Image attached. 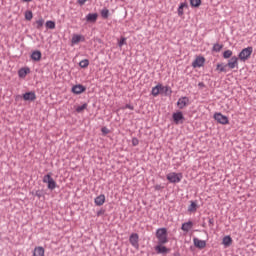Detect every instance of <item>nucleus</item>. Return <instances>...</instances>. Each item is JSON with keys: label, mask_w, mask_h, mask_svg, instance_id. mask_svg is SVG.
Instances as JSON below:
<instances>
[{"label": "nucleus", "mask_w": 256, "mask_h": 256, "mask_svg": "<svg viewBox=\"0 0 256 256\" xmlns=\"http://www.w3.org/2000/svg\"><path fill=\"white\" fill-rule=\"evenodd\" d=\"M156 238L160 245H166V243H169L167 228H158L156 230Z\"/></svg>", "instance_id": "nucleus-1"}, {"label": "nucleus", "mask_w": 256, "mask_h": 256, "mask_svg": "<svg viewBox=\"0 0 256 256\" xmlns=\"http://www.w3.org/2000/svg\"><path fill=\"white\" fill-rule=\"evenodd\" d=\"M51 173H48L46 175H44L43 177V183H47V188L50 191H53L54 189H57V182H55V180L53 179V177H51Z\"/></svg>", "instance_id": "nucleus-2"}, {"label": "nucleus", "mask_w": 256, "mask_h": 256, "mask_svg": "<svg viewBox=\"0 0 256 256\" xmlns=\"http://www.w3.org/2000/svg\"><path fill=\"white\" fill-rule=\"evenodd\" d=\"M252 54L253 47L248 46L247 48L242 49V51L238 55V59H240V61H247L251 58Z\"/></svg>", "instance_id": "nucleus-3"}, {"label": "nucleus", "mask_w": 256, "mask_h": 256, "mask_svg": "<svg viewBox=\"0 0 256 256\" xmlns=\"http://www.w3.org/2000/svg\"><path fill=\"white\" fill-rule=\"evenodd\" d=\"M167 181L169 183H181V179H183V173L171 172L166 175Z\"/></svg>", "instance_id": "nucleus-4"}, {"label": "nucleus", "mask_w": 256, "mask_h": 256, "mask_svg": "<svg viewBox=\"0 0 256 256\" xmlns=\"http://www.w3.org/2000/svg\"><path fill=\"white\" fill-rule=\"evenodd\" d=\"M172 119L175 125H183L185 123V116L182 111H177L172 114Z\"/></svg>", "instance_id": "nucleus-5"}, {"label": "nucleus", "mask_w": 256, "mask_h": 256, "mask_svg": "<svg viewBox=\"0 0 256 256\" xmlns=\"http://www.w3.org/2000/svg\"><path fill=\"white\" fill-rule=\"evenodd\" d=\"M214 119L217 121V123H220V125H229V118L223 115L221 112L215 113Z\"/></svg>", "instance_id": "nucleus-6"}, {"label": "nucleus", "mask_w": 256, "mask_h": 256, "mask_svg": "<svg viewBox=\"0 0 256 256\" xmlns=\"http://www.w3.org/2000/svg\"><path fill=\"white\" fill-rule=\"evenodd\" d=\"M155 251L157 255H167L168 253H171V249L167 248L165 244L158 243L155 246Z\"/></svg>", "instance_id": "nucleus-7"}, {"label": "nucleus", "mask_w": 256, "mask_h": 256, "mask_svg": "<svg viewBox=\"0 0 256 256\" xmlns=\"http://www.w3.org/2000/svg\"><path fill=\"white\" fill-rule=\"evenodd\" d=\"M129 243L134 247V249H137L139 251V234L132 233L129 237Z\"/></svg>", "instance_id": "nucleus-8"}, {"label": "nucleus", "mask_w": 256, "mask_h": 256, "mask_svg": "<svg viewBox=\"0 0 256 256\" xmlns=\"http://www.w3.org/2000/svg\"><path fill=\"white\" fill-rule=\"evenodd\" d=\"M87 91V87H85L83 84L74 85L71 88V93L74 95H81V93H85Z\"/></svg>", "instance_id": "nucleus-9"}, {"label": "nucleus", "mask_w": 256, "mask_h": 256, "mask_svg": "<svg viewBox=\"0 0 256 256\" xmlns=\"http://www.w3.org/2000/svg\"><path fill=\"white\" fill-rule=\"evenodd\" d=\"M176 105L178 109H184L185 107H187V105H189V97L183 96L179 98Z\"/></svg>", "instance_id": "nucleus-10"}, {"label": "nucleus", "mask_w": 256, "mask_h": 256, "mask_svg": "<svg viewBox=\"0 0 256 256\" xmlns=\"http://www.w3.org/2000/svg\"><path fill=\"white\" fill-rule=\"evenodd\" d=\"M205 65V57L198 56L196 59L192 62V67L194 69H197L198 67H203Z\"/></svg>", "instance_id": "nucleus-11"}, {"label": "nucleus", "mask_w": 256, "mask_h": 256, "mask_svg": "<svg viewBox=\"0 0 256 256\" xmlns=\"http://www.w3.org/2000/svg\"><path fill=\"white\" fill-rule=\"evenodd\" d=\"M160 95H165V97H171V95H173V90L170 86H163V84H161Z\"/></svg>", "instance_id": "nucleus-12"}, {"label": "nucleus", "mask_w": 256, "mask_h": 256, "mask_svg": "<svg viewBox=\"0 0 256 256\" xmlns=\"http://www.w3.org/2000/svg\"><path fill=\"white\" fill-rule=\"evenodd\" d=\"M193 243L197 249H205L207 247V241L199 240V238H193Z\"/></svg>", "instance_id": "nucleus-13"}, {"label": "nucleus", "mask_w": 256, "mask_h": 256, "mask_svg": "<svg viewBox=\"0 0 256 256\" xmlns=\"http://www.w3.org/2000/svg\"><path fill=\"white\" fill-rule=\"evenodd\" d=\"M184 9H189V4L187 2L179 4L177 9L178 17H183V15H185Z\"/></svg>", "instance_id": "nucleus-14"}, {"label": "nucleus", "mask_w": 256, "mask_h": 256, "mask_svg": "<svg viewBox=\"0 0 256 256\" xmlns=\"http://www.w3.org/2000/svg\"><path fill=\"white\" fill-rule=\"evenodd\" d=\"M22 97L24 101H35V99H37V94H35L33 91H30L24 93Z\"/></svg>", "instance_id": "nucleus-15"}, {"label": "nucleus", "mask_w": 256, "mask_h": 256, "mask_svg": "<svg viewBox=\"0 0 256 256\" xmlns=\"http://www.w3.org/2000/svg\"><path fill=\"white\" fill-rule=\"evenodd\" d=\"M41 57H43V54L40 50H34L30 56V59H32L35 63H38V61H41Z\"/></svg>", "instance_id": "nucleus-16"}, {"label": "nucleus", "mask_w": 256, "mask_h": 256, "mask_svg": "<svg viewBox=\"0 0 256 256\" xmlns=\"http://www.w3.org/2000/svg\"><path fill=\"white\" fill-rule=\"evenodd\" d=\"M238 61H239V58L237 56L231 57L227 63L229 69H235V67H238L239 65Z\"/></svg>", "instance_id": "nucleus-17"}, {"label": "nucleus", "mask_w": 256, "mask_h": 256, "mask_svg": "<svg viewBox=\"0 0 256 256\" xmlns=\"http://www.w3.org/2000/svg\"><path fill=\"white\" fill-rule=\"evenodd\" d=\"M29 73H31V68H29V67L21 68L18 71V77H20V79H25L27 77V75H29Z\"/></svg>", "instance_id": "nucleus-18"}, {"label": "nucleus", "mask_w": 256, "mask_h": 256, "mask_svg": "<svg viewBox=\"0 0 256 256\" xmlns=\"http://www.w3.org/2000/svg\"><path fill=\"white\" fill-rule=\"evenodd\" d=\"M81 41H85V36L79 35V34H74L72 36V40H71L72 45H77L78 43H81Z\"/></svg>", "instance_id": "nucleus-19"}, {"label": "nucleus", "mask_w": 256, "mask_h": 256, "mask_svg": "<svg viewBox=\"0 0 256 256\" xmlns=\"http://www.w3.org/2000/svg\"><path fill=\"white\" fill-rule=\"evenodd\" d=\"M181 229L185 233H189V231H191V229H193V221H188V222L183 223L181 226Z\"/></svg>", "instance_id": "nucleus-20"}, {"label": "nucleus", "mask_w": 256, "mask_h": 256, "mask_svg": "<svg viewBox=\"0 0 256 256\" xmlns=\"http://www.w3.org/2000/svg\"><path fill=\"white\" fill-rule=\"evenodd\" d=\"M222 245H224L225 249H227V247H231V245H233V238H231L229 235L224 236Z\"/></svg>", "instance_id": "nucleus-21"}, {"label": "nucleus", "mask_w": 256, "mask_h": 256, "mask_svg": "<svg viewBox=\"0 0 256 256\" xmlns=\"http://www.w3.org/2000/svg\"><path fill=\"white\" fill-rule=\"evenodd\" d=\"M97 17H99V14H97V13H89L86 16V21L88 23H96L97 22Z\"/></svg>", "instance_id": "nucleus-22"}, {"label": "nucleus", "mask_w": 256, "mask_h": 256, "mask_svg": "<svg viewBox=\"0 0 256 256\" xmlns=\"http://www.w3.org/2000/svg\"><path fill=\"white\" fill-rule=\"evenodd\" d=\"M94 203H95V205H97V207H101V205H103L105 203V195L100 194L99 196H97L94 199Z\"/></svg>", "instance_id": "nucleus-23"}, {"label": "nucleus", "mask_w": 256, "mask_h": 256, "mask_svg": "<svg viewBox=\"0 0 256 256\" xmlns=\"http://www.w3.org/2000/svg\"><path fill=\"white\" fill-rule=\"evenodd\" d=\"M151 95H153V97H158L161 95V83H158L152 88Z\"/></svg>", "instance_id": "nucleus-24"}, {"label": "nucleus", "mask_w": 256, "mask_h": 256, "mask_svg": "<svg viewBox=\"0 0 256 256\" xmlns=\"http://www.w3.org/2000/svg\"><path fill=\"white\" fill-rule=\"evenodd\" d=\"M227 67H229L227 64L218 63L216 65V71H218V73H227Z\"/></svg>", "instance_id": "nucleus-25"}, {"label": "nucleus", "mask_w": 256, "mask_h": 256, "mask_svg": "<svg viewBox=\"0 0 256 256\" xmlns=\"http://www.w3.org/2000/svg\"><path fill=\"white\" fill-rule=\"evenodd\" d=\"M197 201H190V205L188 206L189 213H195L198 209Z\"/></svg>", "instance_id": "nucleus-26"}, {"label": "nucleus", "mask_w": 256, "mask_h": 256, "mask_svg": "<svg viewBox=\"0 0 256 256\" xmlns=\"http://www.w3.org/2000/svg\"><path fill=\"white\" fill-rule=\"evenodd\" d=\"M33 256H45V248L38 246L34 249Z\"/></svg>", "instance_id": "nucleus-27"}, {"label": "nucleus", "mask_w": 256, "mask_h": 256, "mask_svg": "<svg viewBox=\"0 0 256 256\" xmlns=\"http://www.w3.org/2000/svg\"><path fill=\"white\" fill-rule=\"evenodd\" d=\"M36 29H42L43 25H45V20L43 18H40L35 22Z\"/></svg>", "instance_id": "nucleus-28"}, {"label": "nucleus", "mask_w": 256, "mask_h": 256, "mask_svg": "<svg viewBox=\"0 0 256 256\" xmlns=\"http://www.w3.org/2000/svg\"><path fill=\"white\" fill-rule=\"evenodd\" d=\"M79 67H81V69H87V67H89V60L84 59V60L80 61Z\"/></svg>", "instance_id": "nucleus-29"}, {"label": "nucleus", "mask_w": 256, "mask_h": 256, "mask_svg": "<svg viewBox=\"0 0 256 256\" xmlns=\"http://www.w3.org/2000/svg\"><path fill=\"white\" fill-rule=\"evenodd\" d=\"M190 5L197 9L201 7V0H190Z\"/></svg>", "instance_id": "nucleus-30"}, {"label": "nucleus", "mask_w": 256, "mask_h": 256, "mask_svg": "<svg viewBox=\"0 0 256 256\" xmlns=\"http://www.w3.org/2000/svg\"><path fill=\"white\" fill-rule=\"evenodd\" d=\"M223 49V44L216 43L213 45L212 51L219 53Z\"/></svg>", "instance_id": "nucleus-31"}, {"label": "nucleus", "mask_w": 256, "mask_h": 256, "mask_svg": "<svg viewBox=\"0 0 256 256\" xmlns=\"http://www.w3.org/2000/svg\"><path fill=\"white\" fill-rule=\"evenodd\" d=\"M102 19H109V9L104 8L101 10Z\"/></svg>", "instance_id": "nucleus-32"}, {"label": "nucleus", "mask_w": 256, "mask_h": 256, "mask_svg": "<svg viewBox=\"0 0 256 256\" xmlns=\"http://www.w3.org/2000/svg\"><path fill=\"white\" fill-rule=\"evenodd\" d=\"M233 57V51L231 50H226L223 52V58L224 59H231Z\"/></svg>", "instance_id": "nucleus-33"}, {"label": "nucleus", "mask_w": 256, "mask_h": 256, "mask_svg": "<svg viewBox=\"0 0 256 256\" xmlns=\"http://www.w3.org/2000/svg\"><path fill=\"white\" fill-rule=\"evenodd\" d=\"M88 105L87 103H84L83 105L81 106H78L76 108V113H83L85 109H87Z\"/></svg>", "instance_id": "nucleus-34"}, {"label": "nucleus", "mask_w": 256, "mask_h": 256, "mask_svg": "<svg viewBox=\"0 0 256 256\" xmlns=\"http://www.w3.org/2000/svg\"><path fill=\"white\" fill-rule=\"evenodd\" d=\"M25 19H26V21H31V19H33V12L30 10H27L25 12Z\"/></svg>", "instance_id": "nucleus-35"}, {"label": "nucleus", "mask_w": 256, "mask_h": 256, "mask_svg": "<svg viewBox=\"0 0 256 256\" xmlns=\"http://www.w3.org/2000/svg\"><path fill=\"white\" fill-rule=\"evenodd\" d=\"M46 27H47V29H55V21L48 20L46 22Z\"/></svg>", "instance_id": "nucleus-36"}, {"label": "nucleus", "mask_w": 256, "mask_h": 256, "mask_svg": "<svg viewBox=\"0 0 256 256\" xmlns=\"http://www.w3.org/2000/svg\"><path fill=\"white\" fill-rule=\"evenodd\" d=\"M126 44H127V38H125V37H122L120 39V41L118 42L119 47H123V45H126Z\"/></svg>", "instance_id": "nucleus-37"}, {"label": "nucleus", "mask_w": 256, "mask_h": 256, "mask_svg": "<svg viewBox=\"0 0 256 256\" xmlns=\"http://www.w3.org/2000/svg\"><path fill=\"white\" fill-rule=\"evenodd\" d=\"M101 132H102V135H109V133H111V131L109 130V128H107V127H102L101 128Z\"/></svg>", "instance_id": "nucleus-38"}, {"label": "nucleus", "mask_w": 256, "mask_h": 256, "mask_svg": "<svg viewBox=\"0 0 256 256\" xmlns=\"http://www.w3.org/2000/svg\"><path fill=\"white\" fill-rule=\"evenodd\" d=\"M32 195H35V197H38V199H41V197H43V191L37 190L35 193L32 192Z\"/></svg>", "instance_id": "nucleus-39"}, {"label": "nucleus", "mask_w": 256, "mask_h": 256, "mask_svg": "<svg viewBox=\"0 0 256 256\" xmlns=\"http://www.w3.org/2000/svg\"><path fill=\"white\" fill-rule=\"evenodd\" d=\"M132 145H133V147H137V145H139V139H137V138H132Z\"/></svg>", "instance_id": "nucleus-40"}, {"label": "nucleus", "mask_w": 256, "mask_h": 256, "mask_svg": "<svg viewBox=\"0 0 256 256\" xmlns=\"http://www.w3.org/2000/svg\"><path fill=\"white\" fill-rule=\"evenodd\" d=\"M208 223L209 227H213L215 225V220L213 218H209Z\"/></svg>", "instance_id": "nucleus-41"}, {"label": "nucleus", "mask_w": 256, "mask_h": 256, "mask_svg": "<svg viewBox=\"0 0 256 256\" xmlns=\"http://www.w3.org/2000/svg\"><path fill=\"white\" fill-rule=\"evenodd\" d=\"M154 189H155V191H161V189H164V187L161 186L160 184H157L154 186Z\"/></svg>", "instance_id": "nucleus-42"}, {"label": "nucleus", "mask_w": 256, "mask_h": 256, "mask_svg": "<svg viewBox=\"0 0 256 256\" xmlns=\"http://www.w3.org/2000/svg\"><path fill=\"white\" fill-rule=\"evenodd\" d=\"M125 109H130V111H133L135 109V107H133V105H131V104H126Z\"/></svg>", "instance_id": "nucleus-43"}, {"label": "nucleus", "mask_w": 256, "mask_h": 256, "mask_svg": "<svg viewBox=\"0 0 256 256\" xmlns=\"http://www.w3.org/2000/svg\"><path fill=\"white\" fill-rule=\"evenodd\" d=\"M198 87H205V83L199 82V83H198Z\"/></svg>", "instance_id": "nucleus-44"}, {"label": "nucleus", "mask_w": 256, "mask_h": 256, "mask_svg": "<svg viewBox=\"0 0 256 256\" xmlns=\"http://www.w3.org/2000/svg\"><path fill=\"white\" fill-rule=\"evenodd\" d=\"M103 214V212L102 211H98L97 212V216L99 217L100 215H102Z\"/></svg>", "instance_id": "nucleus-45"}, {"label": "nucleus", "mask_w": 256, "mask_h": 256, "mask_svg": "<svg viewBox=\"0 0 256 256\" xmlns=\"http://www.w3.org/2000/svg\"><path fill=\"white\" fill-rule=\"evenodd\" d=\"M25 3H31L33 0H23Z\"/></svg>", "instance_id": "nucleus-46"}, {"label": "nucleus", "mask_w": 256, "mask_h": 256, "mask_svg": "<svg viewBox=\"0 0 256 256\" xmlns=\"http://www.w3.org/2000/svg\"><path fill=\"white\" fill-rule=\"evenodd\" d=\"M174 256H181L180 254H175Z\"/></svg>", "instance_id": "nucleus-47"}, {"label": "nucleus", "mask_w": 256, "mask_h": 256, "mask_svg": "<svg viewBox=\"0 0 256 256\" xmlns=\"http://www.w3.org/2000/svg\"><path fill=\"white\" fill-rule=\"evenodd\" d=\"M0 239H1V233H0Z\"/></svg>", "instance_id": "nucleus-48"}]
</instances>
